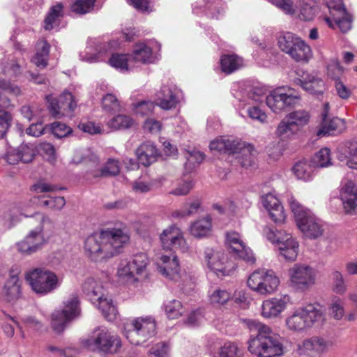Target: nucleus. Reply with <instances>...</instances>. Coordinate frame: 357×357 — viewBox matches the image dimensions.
Returning a JSON list of instances; mask_svg holds the SVG:
<instances>
[{
  "label": "nucleus",
  "mask_w": 357,
  "mask_h": 357,
  "mask_svg": "<svg viewBox=\"0 0 357 357\" xmlns=\"http://www.w3.org/2000/svg\"><path fill=\"white\" fill-rule=\"evenodd\" d=\"M212 231L211 218L206 215L200 218L190 225V233L197 238H202L208 236Z\"/></svg>",
  "instance_id": "c9c22d12"
},
{
  "label": "nucleus",
  "mask_w": 357,
  "mask_h": 357,
  "mask_svg": "<svg viewBox=\"0 0 357 357\" xmlns=\"http://www.w3.org/2000/svg\"><path fill=\"white\" fill-rule=\"evenodd\" d=\"M291 170L297 179L303 181H310L314 176V165L305 160L296 162Z\"/></svg>",
  "instance_id": "58836bf2"
},
{
  "label": "nucleus",
  "mask_w": 357,
  "mask_h": 357,
  "mask_svg": "<svg viewBox=\"0 0 357 357\" xmlns=\"http://www.w3.org/2000/svg\"><path fill=\"white\" fill-rule=\"evenodd\" d=\"M237 142L238 139H226L220 137L212 141L209 148L212 151L232 155Z\"/></svg>",
  "instance_id": "c03bdc74"
},
{
  "label": "nucleus",
  "mask_w": 357,
  "mask_h": 357,
  "mask_svg": "<svg viewBox=\"0 0 357 357\" xmlns=\"http://www.w3.org/2000/svg\"><path fill=\"white\" fill-rule=\"evenodd\" d=\"M204 261L208 268L218 276L229 275V271L226 265L227 257L222 250L206 248L204 250Z\"/></svg>",
  "instance_id": "aec40b11"
},
{
  "label": "nucleus",
  "mask_w": 357,
  "mask_h": 357,
  "mask_svg": "<svg viewBox=\"0 0 357 357\" xmlns=\"http://www.w3.org/2000/svg\"><path fill=\"white\" fill-rule=\"evenodd\" d=\"M287 54L296 61L303 62H307L312 56L311 47L299 36Z\"/></svg>",
  "instance_id": "2f4dec72"
},
{
  "label": "nucleus",
  "mask_w": 357,
  "mask_h": 357,
  "mask_svg": "<svg viewBox=\"0 0 357 357\" xmlns=\"http://www.w3.org/2000/svg\"><path fill=\"white\" fill-rule=\"evenodd\" d=\"M82 288L83 293L92 303H95V301L105 296V292L106 291L102 282L93 278H86L83 282Z\"/></svg>",
  "instance_id": "473e14b6"
},
{
  "label": "nucleus",
  "mask_w": 357,
  "mask_h": 357,
  "mask_svg": "<svg viewBox=\"0 0 357 357\" xmlns=\"http://www.w3.org/2000/svg\"><path fill=\"white\" fill-rule=\"evenodd\" d=\"M300 6L298 17L301 20L310 21L315 16V8L305 3L303 0H298Z\"/></svg>",
  "instance_id": "774afa93"
},
{
  "label": "nucleus",
  "mask_w": 357,
  "mask_h": 357,
  "mask_svg": "<svg viewBox=\"0 0 357 357\" xmlns=\"http://www.w3.org/2000/svg\"><path fill=\"white\" fill-rule=\"evenodd\" d=\"M42 227L31 230L25 238L16 243L17 251L24 255H31L36 252L45 243Z\"/></svg>",
  "instance_id": "a211bd4d"
},
{
  "label": "nucleus",
  "mask_w": 357,
  "mask_h": 357,
  "mask_svg": "<svg viewBox=\"0 0 357 357\" xmlns=\"http://www.w3.org/2000/svg\"><path fill=\"white\" fill-rule=\"evenodd\" d=\"M280 280L273 270L259 269L248 278V287L260 295L272 294L278 289Z\"/></svg>",
  "instance_id": "1a4fd4ad"
},
{
  "label": "nucleus",
  "mask_w": 357,
  "mask_h": 357,
  "mask_svg": "<svg viewBox=\"0 0 357 357\" xmlns=\"http://www.w3.org/2000/svg\"><path fill=\"white\" fill-rule=\"evenodd\" d=\"M284 117L299 132L309 123L310 115L306 110L298 109L288 113Z\"/></svg>",
  "instance_id": "a19ab883"
},
{
  "label": "nucleus",
  "mask_w": 357,
  "mask_h": 357,
  "mask_svg": "<svg viewBox=\"0 0 357 357\" xmlns=\"http://www.w3.org/2000/svg\"><path fill=\"white\" fill-rule=\"evenodd\" d=\"M46 99L50 104V112L56 119L63 116L71 117L77 107L72 93L68 91H64L58 98H54L52 95H48L46 96Z\"/></svg>",
  "instance_id": "4468645a"
},
{
  "label": "nucleus",
  "mask_w": 357,
  "mask_h": 357,
  "mask_svg": "<svg viewBox=\"0 0 357 357\" xmlns=\"http://www.w3.org/2000/svg\"><path fill=\"white\" fill-rule=\"evenodd\" d=\"M50 52V45L46 40H39L36 44V53L31 59V62L37 67L45 68Z\"/></svg>",
  "instance_id": "79ce46f5"
},
{
  "label": "nucleus",
  "mask_w": 357,
  "mask_h": 357,
  "mask_svg": "<svg viewBox=\"0 0 357 357\" xmlns=\"http://www.w3.org/2000/svg\"><path fill=\"white\" fill-rule=\"evenodd\" d=\"M333 344V341L330 338L314 336L304 340L299 346L298 350L301 354L307 351L322 354L326 353Z\"/></svg>",
  "instance_id": "a878e982"
},
{
  "label": "nucleus",
  "mask_w": 357,
  "mask_h": 357,
  "mask_svg": "<svg viewBox=\"0 0 357 357\" xmlns=\"http://www.w3.org/2000/svg\"><path fill=\"white\" fill-rule=\"evenodd\" d=\"M181 91L175 86L163 85L155 94V105L164 110L175 108L180 101Z\"/></svg>",
  "instance_id": "6ab92c4d"
},
{
  "label": "nucleus",
  "mask_w": 357,
  "mask_h": 357,
  "mask_svg": "<svg viewBox=\"0 0 357 357\" xmlns=\"http://www.w3.org/2000/svg\"><path fill=\"white\" fill-rule=\"evenodd\" d=\"M298 82L305 91L311 94H322L326 89L324 80L314 73H304Z\"/></svg>",
  "instance_id": "c85d7f7f"
},
{
  "label": "nucleus",
  "mask_w": 357,
  "mask_h": 357,
  "mask_svg": "<svg viewBox=\"0 0 357 357\" xmlns=\"http://www.w3.org/2000/svg\"><path fill=\"white\" fill-rule=\"evenodd\" d=\"M17 149L20 160L24 163L31 162L36 155L35 147L32 144H22Z\"/></svg>",
  "instance_id": "0e129e2a"
},
{
  "label": "nucleus",
  "mask_w": 357,
  "mask_h": 357,
  "mask_svg": "<svg viewBox=\"0 0 357 357\" xmlns=\"http://www.w3.org/2000/svg\"><path fill=\"white\" fill-rule=\"evenodd\" d=\"M333 291L336 294L343 295L347 290V285L344 281L343 275L338 271L332 273Z\"/></svg>",
  "instance_id": "680f3d73"
},
{
  "label": "nucleus",
  "mask_w": 357,
  "mask_h": 357,
  "mask_svg": "<svg viewBox=\"0 0 357 357\" xmlns=\"http://www.w3.org/2000/svg\"><path fill=\"white\" fill-rule=\"evenodd\" d=\"M156 266L159 273L166 278L175 282L184 281L180 272L178 257L174 253L159 256L156 260Z\"/></svg>",
  "instance_id": "f3484780"
},
{
  "label": "nucleus",
  "mask_w": 357,
  "mask_h": 357,
  "mask_svg": "<svg viewBox=\"0 0 357 357\" xmlns=\"http://www.w3.org/2000/svg\"><path fill=\"white\" fill-rule=\"evenodd\" d=\"M102 108L105 112L113 114L121 111L122 105L116 96L107 93L102 98Z\"/></svg>",
  "instance_id": "864d4df0"
},
{
  "label": "nucleus",
  "mask_w": 357,
  "mask_h": 357,
  "mask_svg": "<svg viewBox=\"0 0 357 357\" xmlns=\"http://www.w3.org/2000/svg\"><path fill=\"white\" fill-rule=\"evenodd\" d=\"M82 344L91 351L112 354L119 350L121 342L118 336L113 335L107 328L98 327L89 338L82 341Z\"/></svg>",
  "instance_id": "0eeeda50"
},
{
  "label": "nucleus",
  "mask_w": 357,
  "mask_h": 357,
  "mask_svg": "<svg viewBox=\"0 0 357 357\" xmlns=\"http://www.w3.org/2000/svg\"><path fill=\"white\" fill-rule=\"evenodd\" d=\"M225 4L222 0H197L192 4V11L199 15L206 13L212 18L218 19L225 13Z\"/></svg>",
  "instance_id": "b1692460"
},
{
  "label": "nucleus",
  "mask_w": 357,
  "mask_h": 357,
  "mask_svg": "<svg viewBox=\"0 0 357 357\" xmlns=\"http://www.w3.org/2000/svg\"><path fill=\"white\" fill-rule=\"evenodd\" d=\"M246 113L248 116L252 121H257L260 123H266L268 121V116L266 113L263 111L257 105H248Z\"/></svg>",
  "instance_id": "bf43d9fd"
},
{
  "label": "nucleus",
  "mask_w": 357,
  "mask_h": 357,
  "mask_svg": "<svg viewBox=\"0 0 357 357\" xmlns=\"http://www.w3.org/2000/svg\"><path fill=\"white\" fill-rule=\"evenodd\" d=\"M129 261L130 264L134 266L136 273H141L142 275L146 272L147 266L149 264V259L146 254L139 252L132 256Z\"/></svg>",
  "instance_id": "6e6d98bb"
},
{
  "label": "nucleus",
  "mask_w": 357,
  "mask_h": 357,
  "mask_svg": "<svg viewBox=\"0 0 357 357\" xmlns=\"http://www.w3.org/2000/svg\"><path fill=\"white\" fill-rule=\"evenodd\" d=\"M156 324L151 316L141 317L133 319L125 326L124 336L132 344L140 345L155 334Z\"/></svg>",
  "instance_id": "423d86ee"
},
{
  "label": "nucleus",
  "mask_w": 357,
  "mask_h": 357,
  "mask_svg": "<svg viewBox=\"0 0 357 357\" xmlns=\"http://www.w3.org/2000/svg\"><path fill=\"white\" fill-rule=\"evenodd\" d=\"M288 275L291 287L305 291L314 284L317 273L308 265L296 264L289 269Z\"/></svg>",
  "instance_id": "ddd939ff"
},
{
  "label": "nucleus",
  "mask_w": 357,
  "mask_h": 357,
  "mask_svg": "<svg viewBox=\"0 0 357 357\" xmlns=\"http://www.w3.org/2000/svg\"><path fill=\"white\" fill-rule=\"evenodd\" d=\"M75 162L82 161L86 163L87 170L85 178L88 181L94 178L115 176L120 172V166L118 160L109 159L103 167H100L98 158L93 153H89L82 160H73Z\"/></svg>",
  "instance_id": "9d476101"
},
{
  "label": "nucleus",
  "mask_w": 357,
  "mask_h": 357,
  "mask_svg": "<svg viewBox=\"0 0 357 357\" xmlns=\"http://www.w3.org/2000/svg\"><path fill=\"white\" fill-rule=\"evenodd\" d=\"M93 304L99 309L109 321H112L116 319L118 314L116 307L113 303L112 300L108 297L106 291L105 292V296L95 301V303Z\"/></svg>",
  "instance_id": "4c0bfd02"
},
{
  "label": "nucleus",
  "mask_w": 357,
  "mask_h": 357,
  "mask_svg": "<svg viewBox=\"0 0 357 357\" xmlns=\"http://www.w3.org/2000/svg\"><path fill=\"white\" fill-rule=\"evenodd\" d=\"M163 307L167 317L171 319H178L185 312V307L176 299L165 301Z\"/></svg>",
  "instance_id": "de8ad7c7"
},
{
  "label": "nucleus",
  "mask_w": 357,
  "mask_h": 357,
  "mask_svg": "<svg viewBox=\"0 0 357 357\" xmlns=\"http://www.w3.org/2000/svg\"><path fill=\"white\" fill-rule=\"evenodd\" d=\"M63 15V6L62 3H59L52 6L44 20V29L46 31H51L57 27Z\"/></svg>",
  "instance_id": "e433bc0d"
},
{
  "label": "nucleus",
  "mask_w": 357,
  "mask_h": 357,
  "mask_svg": "<svg viewBox=\"0 0 357 357\" xmlns=\"http://www.w3.org/2000/svg\"><path fill=\"white\" fill-rule=\"evenodd\" d=\"M136 155L140 164L144 166H149L155 161L159 152L152 142H146L137 148Z\"/></svg>",
  "instance_id": "72a5a7b5"
},
{
  "label": "nucleus",
  "mask_w": 357,
  "mask_h": 357,
  "mask_svg": "<svg viewBox=\"0 0 357 357\" xmlns=\"http://www.w3.org/2000/svg\"><path fill=\"white\" fill-rule=\"evenodd\" d=\"M287 202L298 228L306 238L316 239L323 235L324 228L322 221L310 209L299 203L291 195L287 196Z\"/></svg>",
  "instance_id": "20e7f679"
},
{
  "label": "nucleus",
  "mask_w": 357,
  "mask_h": 357,
  "mask_svg": "<svg viewBox=\"0 0 357 357\" xmlns=\"http://www.w3.org/2000/svg\"><path fill=\"white\" fill-rule=\"evenodd\" d=\"M222 71L230 74L241 68L243 65L242 58L236 54H224L220 58Z\"/></svg>",
  "instance_id": "37998d69"
},
{
  "label": "nucleus",
  "mask_w": 357,
  "mask_h": 357,
  "mask_svg": "<svg viewBox=\"0 0 357 357\" xmlns=\"http://www.w3.org/2000/svg\"><path fill=\"white\" fill-rule=\"evenodd\" d=\"M298 36L291 32H282L278 37V45L279 49L287 54L292 47L294 43L298 38Z\"/></svg>",
  "instance_id": "4d7b16f0"
},
{
  "label": "nucleus",
  "mask_w": 357,
  "mask_h": 357,
  "mask_svg": "<svg viewBox=\"0 0 357 357\" xmlns=\"http://www.w3.org/2000/svg\"><path fill=\"white\" fill-rule=\"evenodd\" d=\"M129 240L130 235L125 229H102L86 236L84 251L91 260L102 261L119 254Z\"/></svg>",
  "instance_id": "f257e3e1"
},
{
  "label": "nucleus",
  "mask_w": 357,
  "mask_h": 357,
  "mask_svg": "<svg viewBox=\"0 0 357 357\" xmlns=\"http://www.w3.org/2000/svg\"><path fill=\"white\" fill-rule=\"evenodd\" d=\"M19 272L17 266L13 267L10 271L9 278L4 284L3 295L8 302H14L20 297L21 285L18 277Z\"/></svg>",
  "instance_id": "bb28decb"
},
{
  "label": "nucleus",
  "mask_w": 357,
  "mask_h": 357,
  "mask_svg": "<svg viewBox=\"0 0 357 357\" xmlns=\"http://www.w3.org/2000/svg\"><path fill=\"white\" fill-rule=\"evenodd\" d=\"M160 50V45L158 43H155L154 46H151V43H139L135 45L130 56L136 62L153 63L158 60L156 52Z\"/></svg>",
  "instance_id": "4be33fe9"
},
{
  "label": "nucleus",
  "mask_w": 357,
  "mask_h": 357,
  "mask_svg": "<svg viewBox=\"0 0 357 357\" xmlns=\"http://www.w3.org/2000/svg\"><path fill=\"white\" fill-rule=\"evenodd\" d=\"M312 162L314 167L324 168L332 165L330 149L326 147L321 149L314 155Z\"/></svg>",
  "instance_id": "5fc2aeb1"
},
{
  "label": "nucleus",
  "mask_w": 357,
  "mask_h": 357,
  "mask_svg": "<svg viewBox=\"0 0 357 357\" xmlns=\"http://www.w3.org/2000/svg\"><path fill=\"white\" fill-rule=\"evenodd\" d=\"M194 186V182L192 179L180 181L177 186L169 192V194L176 196H184L188 195Z\"/></svg>",
  "instance_id": "69168bd1"
},
{
  "label": "nucleus",
  "mask_w": 357,
  "mask_h": 357,
  "mask_svg": "<svg viewBox=\"0 0 357 357\" xmlns=\"http://www.w3.org/2000/svg\"><path fill=\"white\" fill-rule=\"evenodd\" d=\"M46 127L58 138L65 137L72 132V129L69 126L61 122H54Z\"/></svg>",
  "instance_id": "e2e57ef3"
},
{
  "label": "nucleus",
  "mask_w": 357,
  "mask_h": 357,
  "mask_svg": "<svg viewBox=\"0 0 357 357\" xmlns=\"http://www.w3.org/2000/svg\"><path fill=\"white\" fill-rule=\"evenodd\" d=\"M118 46L115 40H104L101 38H89L84 52L79 54L82 61L89 63L105 61L112 52V49Z\"/></svg>",
  "instance_id": "9b49d317"
},
{
  "label": "nucleus",
  "mask_w": 357,
  "mask_h": 357,
  "mask_svg": "<svg viewBox=\"0 0 357 357\" xmlns=\"http://www.w3.org/2000/svg\"><path fill=\"white\" fill-rule=\"evenodd\" d=\"M80 313L79 301L75 294L70 295L64 302L62 310H55L52 315L51 325L59 333L64 331L67 324Z\"/></svg>",
  "instance_id": "f8f14e48"
},
{
  "label": "nucleus",
  "mask_w": 357,
  "mask_h": 357,
  "mask_svg": "<svg viewBox=\"0 0 357 357\" xmlns=\"http://www.w3.org/2000/svg\"><path fill=\"white\" fill-rule=\"evenodd\" d=\"M291 303V297L288 294L265 299L261 305L260 314L266 319H277Z\"/></svg>",
  "instance_id": "2eb2a0df"
},
{
  "label": "nucleus",
  "mask_w": 357,
  "mask_h": 357,
  "mask_svg": "<svg viewBox=\"0 0 357 357\" xmlns=\"http://www.w3.org/2000/svg\"><path fill=\"white\" fill-rule=\"evenodd\" d=\"M25 279L32 290L41 295L52 293L57 289L62 282V279L55 273L39 268L27 271Z\"/></svg>",
  "instance_id": "39448f33"
},
{
  "label": "nucleus",
  "mask_w": 357,
  "mask_h": 357,
  "mask_svg": "<svg viewBox=\"0 0 357 357\" xmlns=\"http://www.w3.org/2000/svg\"><path fill=\"white\" fill-rule=\"evenodd\" d=\"M135 123L132 118L126 114H117L109 120L107 125L114 130H125L131 128Z\"/></svg>",
  "instance_id": "09e8293b"
},
{
  "label": "nucleus",
  "mask_w": 357,
  "mask_h": 357,
  "mask_svg": "<svg viewBox=\"0 0 357 357\" xmlns=\"http://www.w3.org/2000/svg\"><path fill=\"white\" fill-rule=\"evenodd\" d=\"M186 158L187 162L185 165V168L190 171L204 160V155L199 151L193 150L188 152V156Z\"/></svg>",
  "instance_id": "338daca9"
},
{
  "label": "nucleus",
  "mask_w": 357,
  "mask_h": 357,
  "mask_svg": "<svg viewBox=\"0 0 357 357\" xmlns=\"http://www.w3.org/2000/svg\"><path fill=\"white\" fill-rule=\"evenodd\" d=\"M298 241L288 233L284 234L277 245L280 255L288 261L296 260L298 256Z\"/></svg>",
  "instance_id": "c756f323"
},
{
  "label": "nucleus",
  "mask_w": 357,
  "mask_h": 357,
  "mask_svg": "<svg viewBox=\"0 0 357 357\" xmlns=\"http://www.w3.org/2000/svg\"><path fill=\"white\" fill-rule=\"evenodd\" d=\"M248 326L256 331L252 335L248 344L249 351L257 357H280L284 354L281 337L271 328L260 321L250 320Z\"/></svg>",
  "instance_id": "f03ea898"
},
{
  "label": "nucleus",
  "mask_w": 357,
  "mask_h": 357,
  "mask_svg": "<svg viewBox=\"0 0 357 357\" xmlns=\"http://www.w3.org/2000/svg\"><path fill=\"white\" fill-rule=\"evenodd\" d=\"M96 0H76L71 6V10L77 14L84 15L93 9Z\"/></svg>",
  "instance_id": "052dcab7"
},
{
  "label": "nucleus",
  "mask_w": 357,
  "mask_h": 357,
  "mask_svg": "<svg viewBox=\"0 0 357 357\" xmlns=\"http://www.w3.org/2000/svg\"><path fill=\"white\" fill-rule=\"evenodd\" d=\"M155 102L151 100H142L132 105L133 112L136 114L146 116L153 112Z\"/></svg>",
  "instance_id": "13d9d810"
},
{
  "label": "nucleus",
  "mask_w": 357,
  "mask_h": 357,
  "mask_svg": "<svg viewBox=\"0 0 357 357\" xmlns=\"http://www.w3.org/2000/svg\"><path fill=\"white\" fill-rule=\"evenodd\" d=\"M340 197L347 213H357V185L351 180L342 183Z\"/></svg>",
  "instance_id": "5701e85b"
},
{
  "label": "nucleus",
  "mask_w": 357,
  "mask_h": 357,
  "mask_svg": "<svg viewBox=\"0 0 357 357\" xmlns=\"http://www.w3.org/2000/svg\"><path fill=\"white\" fill-rule=\"evenodd\" d=\"M226 243L238 257L250 264L255 262V257L252 251L246 246L238 233L236 231L227 232Z\"/></svg>",
  "instance_id": "412c9836"
},
{
  "label": "nucleus",
  "mask_w": 357,
  "mask_h": 357,
  "mask_svg": "<svg viewBox=\"0 0 357 357\" xmlns=\"http://www.w3.org/2000/svg\"><path fill=\"white\" fill-rule=\"evenodd\" d=\"M208 300L211 305L220 306L225 304L231 298L229 291L225 289H215L208 292Z\"/></svg>",
  "instance_id": "603ef678"
},
{
  "label": "nucleus",
  "mask_w": 357,
  "mask_h": 357,
  "mask_svg": "<svg viewBox=\"0 0 357 357\" xmlns=\"http://www.w3.org/2000/svg\"><path fill=\"white\" fill-rule=\"evenodd\" d=\"M257 154V151L252 144L238 139L232 155L241 166L248 167L255 164Z\"/></svg>",
  "instance_id": "393cba45"
},
{
  "label": "nucleus",
  "mask_w": 357,
  "mask_h": 357,
  "mask_svg": "<svg viewBox=\"0 0 357 357\" xmlns=\"http://www.w3.org/2000/svg\"><path fill=\"white\" fill-rule=\"evenodd\" d=\"M262 204L275 222L282 223L284 222L286 215L283 206L273 193H268L263 196Z\"/></svg>",
  "instance_id": "cd10ccee"
},
{
  "label": "nucleus",
  "mask_w": 357,
  "mask_h": 357,
  "mask_svg": "<svg viewBox=\"0 0 357 357\" xmlns=\"http://www.w3.org/2000/svg\"><path fill=\"white\" fill-rule=\"evenodd\" d=\"M325 20L330 27L335 29L337 26L343 33L347 32L351 28V20L347 12L344 15H338L333 18L327 17Z\"/></svg>",
  "instance_id": "8fccbe9b"
},
{
  "label": "nucleus",
  "mask_w": 357,
  "mask_h": 357,
  "mask_svg": "<svg viewBox=\"0 0 357 357\" xmlns=\"http://www.w3.org/2000/svg\"><path fill=\"white\" fill-rule=\"evenodd\" d=\"M329 110V104L326 102L324 105L321 112L322 121L317 132L319 136L332 135L337 128L340 120L337 118L330 119L328 116Z\"/></svg>",
  "instance_id": "f704fd0d"
},
{
  "label": "nucleus",
  "mask_w": 357,
  "mask_h": 357,
  "mask_svg": "<svg viewBox=\"0 0 357 357\" xmlns=\"http://www.w3.org/2000/svg\"><path fill=\"white\" fill-rule=\"evenodd\" d=\"M160 238L165 249L177 250L182 252H185L188 250L181 229L176 225H171L165 229L161 233Z\"/></svg>",
  "instance_id": "dca6fc26"
},
{
  "label": "nucleus",
  "mask_w": 357,
  "mask_h": 357,
  "mask_svg": "<svg viewBox=\"0 0 357 357\" xmlns=\"http://www.w3.org/2000/svg\"><path fill=\"white\" fill-rule=\"evenodd\" d=\"M134 266L130 264L129 259L121 260L117 270L118 277L126 282L133 283L139 280L141 273H136Z\"/></svg>",
  "instance_id": "ea45409f"
},
{
  "label": "nucleus",
  "mask_w": 357,
  "mask_h": 357,
  "mask_svg": "<svg viewBox=\"0 0 357 357\" xmlns=\"http://www.w3.org/2000/svg\"><path fill=\"white\" fill-rule=\"evenodd\" d=\"M328 310L329 314L335 320H340L345 314L344 301L337 296L331 297Z\"/></svg>",
  "instance_id": "49530a36"
},
{
  "label": "nucleus",
  "mask_w": 357,
  "mask_h": 357,
  "mask_svg": "<svg viewBox=\"0 0 357 357\" xmlns=\"http://www.w3.org/2000/svg\"><path fill=\"white\" fill-rule=\"evenodd\" d=\"M324 320L321 306L314 303L295 309L287 317L285 324L289 331L301 333L321 326Z\"/></svg>",
  "instance_id": "7ed1b4c3"
},
{
  "label": "nucleus",
  "mask_w": 357,
  "mask_h": 357,
  "mask_svg": "<svg viewBox=\"0 0 357 357\" xmlns=\"http://www.w3.org/2000/svg\"><path fill=\"white\" fill-rule=\"evenodd\" d=\"M300 95L294 89L287 86L278 87L271 91L266 98V102L275 114H280L288 107L295 105Z\"/></svg>",
  "instance_id": "6e6552de"
},
{
  "label": "nucleus",
  "mask_w": 357,
  "mask_h": 357,
  "mask_svg": "<svg viewBox=\"0 0 357 357\" xmlns=\"http://www.w3.org/2000/svg\"><path fill=\"white\" fill-rule=\"evenodd\" d=\"M337 158L343 165L357 170V142H349L340 149Z\"/></svg>",
  "instance_id": "7c9ffc66"
},
{
  "label": "nucleus",
  "mask_w": 357,
  "mask_h": 357,
  "mask_svg": "<svg viewBox=\"0 0 357 357\" xmlns=\"http://www.w3.org/2000/svg\"><path fill=\"white\" fill-rule=\"evenodd\" d=\"M298 133L296 129L285 117L280 121L275 130V135L282 141L291 139Z\"/></svg>",
  "instance_id": "a18cd8bd"
},
{
  "label": "nucleus",
  "mask_w": 357,
  "mask_h": 357,
  "mask_svg": "<svg viewBox=\"0 0 357 357\" xmlns=\"http://www.w3.org/2000/svg\"><path fill=\"white\" fill-rule=\"evenodd\" d=\"M131 56L126 54H112L109 58L108 63L109 64L119 70L120 72H127L130 69L128 63Z\"/></svg>",
  "instance_id": "3c124183"
}]
</instances>
